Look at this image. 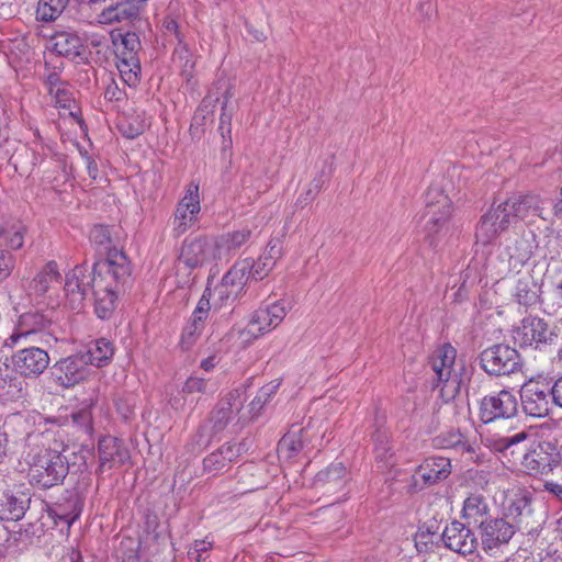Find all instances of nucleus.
<instances>
[{
    "instance_id": "1",
    "label": "nucleus",
    "mask_w": 562,
    "mask_h": 562,
    "mask_svg": "<svg viewBox=\"0 0 562 562\" xmlns=\"http://www.w3.org/2000/svg\"><path fill=\"white\" fill-rule=\"evenodd\" d=\"M90 240L99 252L105 254V258L95 261L91 271L86 265H78L66 274V304L74 311H80L88 293L92 292L97 316L109 319L116 308L120 292L131 278L132 269L125 252L117 248L111 227L94 225L90 231Z\"/></svg>"
},
{
    "instance_id": "2",
    "label": "nucleus",
    "mask_w": 562,
    "mask_h": 562,
    "mask_svg": "<svg viewBox=\"0 0 562 562\" xmlns=\"http://www.w3.org/2000/svg\"><path fill=\"white\" fill-rule=\"evenodd\" d=\"M68 450L59 452L54 449H42L38 453L32 457L30 462L31 482L43 488H49L63 483L66 475L71 468H77V471L87 470L86 456L72 452L75 460L70 462L69 457L66 454Z\"/></svg>"
},
{
    "instance_id": "3",
    "label": "nucleus",
    "mask_w": 562,
    "mask_h": 562,
    "mask_svg": "<svg viewBox=\"0 0 562 562\" xmlns=\"http://www.w3.org/2000/svg\"><path fill=\"white\" fill-rule=\"evenodd\" d=\"M481 369L490 376L510 375L521 370L519 352L505 344H496L480 353Z\"/></svg>"
},
{
    "instance_id": "4",
    "label": "nucleus",
    "mask_w": 562,
    "mask_h": 562,
    "mask_svg": "<svg viewBox=\"0 0 562 562\" xmlns=\"http://www.w3.org/2000/svg\"><path fill=\"white\" fill-rule=\"evenodd\" d=\"M457 350L449 344L443 345L430 361L434 372L432 389L440 387L442 400L448 403L453 400L460 391V380L451 378Z\"/></svg>"
},
{
    "instance_id": "5",
    "label": "nucleus",
    "mask_w": 562,
    "mask_h": 562,
    "mask_svg": "<svg viewBox=\"0 0 562 562\" xmlns=\"http://www.w3.org/2000/svg\"><path fill=\"white\" fill-rule=\"evenodd\" d=\"M538 248L537 236L531 229H524L507 237L499 247V259L507 263L509 271H520Z\"/></svg>"
},
{
    "instance_id": "6",
    "label": "nucleus",
    "mask_w": 562,
    "mask_h": 562,
    "mask_svg": "<svg viewBox=\"0 0 562 562\" xmlns=\"http://www.w3.org/2000/svg\"><path fill=\"white\" fill-rule=\"evenodd\" d=\"M515 342L521 348L532 347L538 350H547L557 347L558 335L548 323L540 317H525L514 330Z\"/></svg>"
},
{
    "instance_id": "7",
    "label": "nucleus",
    "mask_w": 562,
    "mask_h": 562,
    "mask_svg": "<svg viewBox=\"0 0 562 562\" xmlns=\"http://www.w3.org/2000/svg\"><path fill=\"white\" fill-rule=\"evenodd\" d=\"M507 516L515 521L516 532L530 536H538L544 524L543 514L533 508L532 497L526 492L515 495L507 507Z\"/></svg>"
},
{
    "instance_id": "8",
    "label": "nucleus",
    "mask_w": 562,
    "mask_h": 562,
    "mask_svg": "<svg viewBox=\"0 0 562 562\" xmlns=\"http://www.w3.org/2000/svg\"><path fill=\"white\" fill-rule=\"evenodd\" d=\"M41 505L54 526L60 527V531H69L82 513L83 498L78 491L70 490L66 491L57 502L53 504L41 502Z\"/></svg>"
},
{
    "instance_id": "9",
    "label": "nucleus",
    "mask_w": 562,
    "mask_h": 562,
    "mask_svg": "<svg viewBox=\"0 0 562 562\" xmlns=\"http://www.w3.org/2000/svg\"><path fill=\"white\" fill-rule=\"evenodd\" d=\"M548 380H529L520 389V401L524 412L537 418L546 417L550 414L552 402V391Z\"/></svg>"
},
{
    "instance_id": "10",
    "label": "nucleus",
    "mask_w": 562,
    "mask_h": 562,
    "mask_svg": "<svg viewBox=\"0 0 562 562\" xmlns=\"http://www.w3.org/2000/svg\"><path fill=\"white\" fill-rule=\"evenodd\" d=\"M178 258L189 269L218 260L215 239L202 235L189 236L183 240Z\"/></svg>"
},
{
    "instance_id": "11",
    "label": "nucleus",
    "mask_w": 562,
    "mask_h": 562,
    "mask_svg": "<svg viewBox=\"0 0 562 562\" xmlns=\"http://www.w3.org/2000/svg\"><path fill=\"white\" fill-rule=\"evenodd\" d=\"M479 529L482 550L490 557H495L516 533V527L505 518L482 520Z\"/></svg>"
},
{
    "instance_id": "12",
    "label": "nucleus",
    "mask_w": 562,
    "mask_h": 562,
    "mask_svg": "<svg viewBox=\"0 0 562 562\" xmlns=\"http://www.w3.org/2000/svg\"><path fill=\"white\" fill-rule=\"evenodd\" d=\"M513 216L505 201L493 204L490 210L481 216L476 225L475 238L482 245H488L495 240L503 232L508 229L513 223Z\"/></svg>"
},
{
    "instance_id": "13",
    "label": "nucleus",
    "mask_w": 562,
    "mask_h": 562,
    "mask_svg": "<svg viewBox=\"0 0 562 562\" xmlns=\"http://www.w3.org/2000/svg\"><path fill=\"white\" fill-rule=\"evenodd\" d=\"M244 403L243 391L240 389L232 390L218 400L204 423L211 428V431L218 435L237 417Z\"/></svg>"
},
{
    "instance_id": "14",
    "label": "nucleus",
    "mask_w": 562,
    "mask_h": 562,
    "mask_svg": "<svg viewBox=\"0 0 562 562\" xmlns=\"http://www.w3.org/2000/svg\"><path fill=\"white\" fill-rule=\"evenodd\" d=\"M518 413V401L515 394L508 390L486 395L480 403V419L484 424L496 419H509Z\"/></svg>"
},
{
    "instance_id": "15",
    "label": "nucleus",
    "mask_w": 562,
    "mask_h": 562,
    "mask_svg": "<svg viewBox=\"0 0 562 562\" xmlns=\"http://www.w3.org/2000/svg\"><path fill=\"white\" fill-rule=\"evenodd\" d=\"M201 212L199 184L190 182L186 189L184 196L177 203L172 231L180 236L198 223V215Z\"/></svg>"
},
{
    "instance_id": "16",
    "label": "nucleus",
    "mask_w": 562,
    "mask_h": 562,
    "mask_svg": "<svg viewBox=\"0 0 562 562\" xmlns=\"http://www.w3.org/2000/svg\"><path fill=\"white\" fill-rule=\"evenodd\" d=\"M88 374L89 368L79 352L58 360L49 369L50 380L63 389L74 387L85 381Z\"/></svg>"
},
{
    "instance_id": "17",
    "label": "nucleus",
    "mask_w": 562,
    "mask_h": 562,
    "mask_svg": "<svg viewBox=\"0 0 562 562\" xmlns=\"http://www.w3.org/2000/svg\"><path fill=\"white\" fill-rule=\"evenodd\" d=\"M52 156V147L45 144L38 132H36L35 139L30 145H22L16 149V153L11 158V162L20 175H30Z\"/></svg>"
},
{
    "instance_id": "18",
    "label": "nucleus",
    "mask_w": 562,
    "mask_h": 562,
    "mask_svg": "<svg viewBox=\"0 0 562 562\" xmlns=\"http://www.w3.org/2000/svg\"><path fill=\"white\" fill-rule=\"evenodd\" d=\"M11 363L16 373L24 378H37L49 364L48 353L41 348L30 347L18 350L11 357Z\"/></svg>"
},
{
    "instance_id": "19",
    "label": "nucleus",
    "mask_w": 562,
    "mask_h": 562,
    "mask_svg": "<svg viewBox=\"0 0 562 562\" xmlns=\"http://www.w3.org/2000/svg\"><path fill=\"white\" fill-rule=\"evenodd\" d=\"M99 472H106L125 464L131 456L124 441L113 437L104 436L98 442Z\"/></svg>"
},
{
    "instance_id": "20",
    "label": "nucleus",
    "mask_w": 562,
    "mask_h": 562,
    "mask_svg": "<svg viewBox=\"0 0 562 562\" xmlns=\"http://www.w3.org/2000/svg\"><path fill=\"white\" fill-rule=\"evenodd\" d=\"M441 538L446 548L462 555L473 553L479 546L475 533L465 524L458 520L446 526Z\"/></svg>"
},
{
    "instance_id": "21",
    "label": "nucleus",
    "mask_w": 562,
    "mask_h": 562,
    "mask_svg": "<svg viewBox=\"0 0 562 562\" xmlns=\"http://www.w3.org/2000/svg\"><path fill=\"white\" fill-rule=\"evenodd\" d=\"M31 495L27 491L7 488L0 492V519L18 521L30 508Z\"/></svg>"
},
{
    "instance_id": "22",
    "label": "nucleus",
    "mask_w": 562,
    "mask_h": 562,
    "mask_svg": "<svg viewBox=\"0 0 562 562\" xmlns=\"http://www.w3.org/2000/svg\"><path fill=\"white\" fill-rule=\"evenodd\" d=\"M513 220L530 222L532 217L543 218L544 201L537 194L513 195L505 201Z\"/></svg>"
},
{
    "instance_id": "23",
    "label": "nucleus",
    "mask_w": 562,
    "mask_h": 562,
    "mask_svg": "<svg viewBox=\"0 0 562 562\" xmlns=\"http://www.w3.org/2000/svg\"><path fill=\"white\" fill-rule=\"evenodd\" d=\"M250 259H244L236 262L223 277L221 284L215 288L220 297L228 299L231 295H237L238 291L251 280L249 276Z\"/></svg>"
},
{
    "instance_id": "24",
    "label": "nucleus",
    "mask_w": 562,
    "mask_h": 562,
    "mask_svg": "<svg viewBox=\"0 0 562 562\" xmlns=\"http://www.w3.org/2000/svg\"><path fill=\"white\" fill-rule=\"evenodd\" d=\"M210 297L211 290L206 288L193 311L191 322L183 328L181 336L183 347L189 348L201 334L211 310Z\"/></svg>"
},
{
    "instance_id": "25",
    "label": "nucleus",
    "mask_w": 562,
    "mask_h": 562,
    "mask_svg": "<svg viewBox=\"0 0 562 562\" xmlns=\"http://www.w3.org/2000/svg\"><path fill=\"white\" fill-rule=\"evenodd\" d=\"M549 449V443H540L536 449L524 453L522 464L530 475L548 474L559 463V456L550 453Z\"/></svg>"
},
{
    "instance_id": "26",
    "label": "nucleus",
    "mask_w": 562,
    "mask_h": 562,
    "mask_svg": "<svg viewBox=\"0 0 562 562\" xmlns=\"http://www.w3.org/2000/svg\"><path fill=\"white\" fill-rule=\"evenodd\" d=\"M348 480L347 468L344 463L337 462L319 471L315 476L314 485L316 488L323 490L324 493L334 494L341 491Z\"/></svg>"
},
{
    "instance_id": "27",
    "label": "nucleus",
    "mask_w": 562,
    "mask_h": 562,
    "mask_svg": "<svg viewBox=\"0 0 562 562\" xmlns=\"http://www.w3.org/2000/svg\"><path fill=\"white\" fill-rule=\"evenodd\" d=\"M148 0H123L103 9L100 18L103 23L133 21L137 19Z\"/></svg>"
},
{
    "instance_id": "28",
    "label": "nucleus",
    "mask_w": 562,
    "mask_h": 562,
    "mask_svg": "<svg viewBox=\"0 0 562 562\" xmlns=\"http://www.w3.org/2000/svg\"><path fill=\"white\" fill-rule=\"evenodd\" d=\"M450 474L451 463L446 457H429L416 470V475H419L427 486L446 480Z\"/></svg>"
},
{
    "instance_id": "29",
    "label": "nucleus",
    "mask_w": 562,
    "mask_h": 562,
    "mask_svg": "<svg viewBox=\"0 0 562 562\" xmlns=\"http://www.w3.org/2000/svg\"><path fill=\"white\" fill-rule=\"evenodd\" d=\"M53 49L59 56L71 60L83 58L85 45L81 38L71 31H59L52 35Z\"/></svg>"
},
{
    "instance_id": "30",
    "label": "nucleus",
    "mask_w": 562,
    "mask_h": 562,
    "mask_svg": "<svg viewBox=\"0 0 562 562\" xmlns=\"http://www.w3.org/2000/svg\"><path fill=\"white\" fill-rule=\"evenodd\" d=\"M251 233V229L244 227L237 231L227 232L214 238L218 260H227L229 257L235 255L238 249L249 240Z\"/></svg>"
},
{
    "instance_id": "31",
    "label": "nucleus",
    "mask_w": 562,
    "mask_h": 562,
    "mask_svg": "<svg viewBox=\"0 0 562 562\" xmlns=\"http://www.w3.org/2000/svg\"><path fill=\"white\" fill-rule=\"evenodd\" d=\"M240 446L226 442L203 460L204 470L216 474L228 468L240 454Z\"/></svg>"
},
{
    "instance_id": "32",
    "label": "nucleus",
    "mask_w": 562,
    "mask_h": 562,
    "mask_svg": "<svg viewBox=\"0 0 562 562\" xmlns=\"http://www.w3.org/2000/svg\"><path fill=\"white\" fill-rule=\"evenodd\" d=\"M453 205L451 199L437 187L429 188L426 194L425 217L451 218Z\"/></svg>"
},
{
    "instance_id": "33",
    "label": "nucleus",
    "mask_w": 562,
    "mask_h": 562,
    "mask_svg": "<svg viewBox=\"0 0 562 562\" xmlns=\"http://www.w3.org/2000/svg\"><path fill=\"white\" fill-rule=\"evenodd\" d=\"M61 274L56 261H48L31 280L29 284L30 294L44 295L55 284L60 283Z\"/></svg>"
},
{
    "instance_id": "34",
    "label": "nucleus",
    "mask_w": 562,
    "mask_h": 562,
    "mask_svg": "<svg viewBox=\"0 0 562 562\" xmlns=\"http://www.w3.org/2000/svg\"><path fill=\"white\" fill-rule=\"evenodd\" d=\"M138 50H117V69L122 80L130 87H135L140 80V60Z\"/></svg>"
},
{
    "instance_id": "35",
    "label": "nucleus",
    "mask_w": 562,
    "mask_h": 562,
    "mask_svg": "<svg viewBox=\"0 0 562 562\" xmlns=\"http://www.w3.org/2000/svg\"><path fill=\"white\" fill-rule=\"evenodd\" d=\"M490 506L484 495L480 493L470 494L463 502L462 518L468 525H480L482 520L488 519Z\"/></svg>"
},
{
    "instance_id": "36",
    "label": "nucleus",
    "mask_w": 562,
    "mask_h": 562,
    "mask_svg": "<svg viewBox=\"0 0 562 562\" xmlns=\"http://www.w3.org/2000/svg\"><path fill=\"white\" fill-rule=\"evenodd\" d=\"M114 353L112 344L105 338H100L91 341L88 345V349L83 352H79L82 359L86 360L87 367L89 364L98 368L109 364Z\"/></svg>"
},
{
    "instance_id": "37",
    "label": "nucleus",
    "mask_w": 562,
    "mask_h": 562,
    "mask_svg": "<svg viewBox=\"0 0 562 562\" xmlns=\"http://www.w3.org/2000/svg\"><path fill=\"white\" fill-rule=\"evenodd\" d=\"M306 429L292 426V428L279 440L278 453L288 459L295 457L306 445Z\"/></svg>"
},
{
    "instance_id": "38",
    "label": "nucleus",
    "mask_w": 562,
    "mask_h": 562,
    "mask_svg": "<svg viewBox=\"0 0 562 562\" xmlns=\"http://www.w3.org/2000/svg\"><path fill=\"white\" fill-rule=\"evenodd\" d=\"M432 446L437 449H456L461 452L471 451V446L458 429L442 431L432 439Z\"/></svg>"
},
{
    "instance_id": "39",
    "label": "nucleus",
    "mask_w": 562,
    "mask_h": 562,
    "mask_svg": "<svg viewBox=\"0 0 562 562\" xmlns=\"http://www.w3.org/2000/svg\"><path fill=\"white\" fill-rule=\"evenodd\" d=\"M372 440L376 461L384 463L385 467H392L394 464V452L390 446L389 432L384 429H376L372 436Z\"/></svg>"
},
{
    "instance_id": "40",
    "label": "nucleus",
    "mask_w": 562,
    "mask_h": 562,
    "mask_svg": "<svg viewBox=\"0 0 562 562\" xmlns=\"http://www.w3.org/2000/svg\"><path fill=\"white\" fill-rule=\"evenodd\" d=\"M451 218L427 217L424 226L425 239L430 247H437L441 237L450 232Z\"/></svg>"
},
{
    "instance_id": "41",
    "label": "nucleus",
    "mask_w": 562,
    "mask_h": 562,
    "mask_svg": "<svg viewBox=\"0 0 562 562\" xmlns=\"http://www.w3.org/2000/svg\"><path fill=\"white\" fill-rule=\"evenodd\" d=\"M50 324V319L40 312H27L20 316V336H27L44 330Z\"/></svg>"
},
{
    "instance_id": "42",
    "label": "nucleus",
    "mask_w": 562,
    "mask_h": 562,
    "mask_svg": "<svg viewBox=\"0 0 562 562\" xmlns=\"http://www.w3.org/2000/svg\"><path fill=\"white\" fill-rule=\"evenodd\" d=\"M68 3L69 0H40L36 9V20L42 22L55 21Z\"/></svg>"
},
{
    "instance_id": "43",
    "label": "nucleus",
    "mask_w": 562,
    "mask_h": 562,
    "mask_svg": "<svg viewBox=\"0 0 562 562\" xmlns=\"http://www.w3.org/2000/svg\"><path fill=\"white\" fill-rule=\"evenodd\" d=\"M515 296L521 305L530 306L536 304L539 299L537 284L530 277L518 279L515 286Z\"/></svg>"
},
{
    "instance_id": "44",
    "label": "nucleus",
    "mask_w": 562,
    "mask_h": 562,
    "mask_svg": "<svg viewBox=\"0 0 562 562\" xmlns=\"http://www.w3.org/2000/svg\"><path fill=\"white\" fill-rule=\"evenodd\" d=\"M117 128L124 137L133 139L145 132L147 122L143 114H133L122 119Z\"/></svg>"
},
{
    "instance_id": "45",
    "label": "nucleus",
    "mask_w": 562,
    "mask_h": 562,
    "mask_svg": "<svg viewBox=\"0 0 562 562\" xmlns=\"http://www.w3.org/2000/svg\"><path fill=\"white\" fill-rule=\"evenodd\" d=\"M24 241V227L22 224H12L0 228V246L20 249Z\"/></svg>"
},
{
    "instance_id": "46",
    "label": "nucleus",
    "mask_w": 562,
    "mask_h": 562,
    "mask_svg": "<svg viewBox=\"0 0 562 562\" xmlns=\"http://www.w3.org/2000/svg\"><path fill=\"white\" fill-rule=\"evenodd\" d=\"M182 390L183 392L189 394H213L217 390V385L215 382H212L211 380L198 375H191L190 378L187 379Z\"/></svg>"
},
{
    "instance_id": "47",
    "label": "nucleus",
    "mask_w": 562,
    "mask_h": 562,
    "mask_svg": "<svg viewBox=\"0 0 562 562\" xmlns=\"http://www.w3.org/2000/svg\"><path fill=\"white\" fill-rule=\"evenodd\" d=\"M274 266L271 260H268L261 255L257 261L250 260L251 270L249 271V276L251 280H262L270 273Z\"/></svg>"
},
{
    "instance_id": "48",
    "label": "nucleus",
    "mask_w": 562,
    "mask_h": 562,
    "mask_svg": "<svg viewBox=\"0 0 562 562\" xmlns=\"http://www.w3.org/2000/svg\"><path fill=\"white\" fill-rule=\"evenodd\" d=\"M261 308L266 314H268V317L271 318L274 326H279L281 324L289 311V306L283 300L277 301Z\"/></svg>"
},
{
    "instance_id": "49",
    "label": "nucleus",
    "mask_w": 562,
    "mask_h": 562,
    "mask_svg": "<svg viewBox=\"0 0 562 562\" xmlns=\"http://www.w3.org/2000/svg\"><path fill=\"white\" fill-rule=\"evenodd\" d=\"M217 435L211 431V428L203 422L193 437V449L202 450L206 448Z\"/></svg>"
},
{
    "instance_id": "50",
    "label": "nucleus",
    "mask_w": 562,
    "mask_h": 562,
    "mask_svg": "<svg viewBox=\"0 0 562 562\" xmlns=\"http://www.w3.org/2000/svg\"><path fill=\"white\" fill-rule=\"evenodd\" d=\"M250 326L252 330H257L261 334L270 331L277 327L273 325L271 318L268 317V314H266L261 307L258 308L251 316Z\"/></svg>"
},
{
    "instance_id": "51",
    "label": "nucleus",
    "mask_w": 562,
    "mask_h": 562,
    "mask_svg": "<svg viewBox=\"0 0 562 562\" xmlns=\"http://www.w3.org/2000/svg\"><path fill=\"white\" fill-rule=\"evenodd\" d=\"M279 386H280V381H278V380L271 381L270 383L262 386L259 390L257 396L251 402L252 408H256V407L261 408L270 400V397L277 392Z\"/></svg>"
},
{
    "instance_id": "52",
    "label": "nucleus",
    "mask_w": 562,
    "mask_h": 562,
    "mask_svg": "<svg viewBox=\"0 0 562 562\" xmlns=\"http://www.w3.org/2000/svg\"><path fill=\"white\" fill-rule=\"evenodd\" d=\"M212 549V542L206 540H195L193 546L188 551V557L191 561L202 562L204 561L205 554Z\"/></svg>"
},
{
    "instance_id": "53",
    "label": "nucleus",
    "mask_w": 562,
    "mask_h": 562,
    "mask_svg": "<svg viewBox=\"0 0 562 562\" xmlns=\"http://www.w3.org/2000/svg\"><path fill=\"white\" fill-rule=\"evenodd\" d=\"M527 439V434L525 431H520L518 434H515L513 436L503 437L499 439H496L493 443V448L496 451L503 452L513 446H516L524 440Z\"/></svg>"
},
{
    "instance_id": "54",
    "label": "nucleus",
    "mask_w": 562,
    "mask_h": 562,
    "mask_svg": "<svg viewBox=\"0 0 562 562\" xmlns=\"http://www.w3.org/2000/svg\"><path fill=\"white\" fill-rule=\"evenodd\" d=\"M15 266L13 255L4 249H0V282L5 280Z\"/></svg>"
},
{
    "instance_id": "55",
    "label": "nucleus",
    "mask_w": 562,
    "mask_h": 562,
    "mask_svg": "<svg viewBox=\"0 0 562 562\" xmlns=\"http://www.w3.org/2000/svg\"><path fill=\"white\" fill-rule=\"evenodd\" d=\"M121 38V47L117 50H140L142 44L138 35L135 32H126L125 34L119 35Z\"/></svg>"
},
{
    "instance_id": "56",
    "label": "nucleus",
    "mask_w": 562,
    "mask_h": 562,
    "mask_svg": "<svg viewBox=\"0 0 562 562\" xmlns=\"http://www.w3.org/2000/svg\"><path fill=\"white\" fill-rule=\"evenodd\" d=\"M114 404L116 411L122 415L124 419H128L133 415L135 404L132 396H116Z\"/></svg>"
},
{
    "instance_id": "57",
    "label": "nucleus",
    "mask_w": 562,
    "mask_h": 562,
    "mask_svg": "<svg viewBox=\"0 0 562 562\" xmlns=\"http://www.w3.org/2000/svg\"><path fill=\"white\" fill-rule=\"evenodd\" d=\"M74 424L78 427L82 428L85 431H90L92 429V415L90 409L83 408L71 415Z\"/></svg>"
},
{
    "instance_id": "58",
    "label": "nucleus",
    "mask_w": 562,
    "mask_h": 562,
    "mask_svg": "<svg viewBox=\"0 0 562 562\" xmlns=\"http://www.w3.org/2000/svg\"><path fill=\"white\" fill-rule=\"evenodd\" d=\"M263 257H266L268 260H271L274 265L277 263L278 259L282 256V244L280 239H271L266 250L262 254Z\"/></svg>"
},
{
    "instance_id": "59",
    "label": "nucleus",
    "mask_w": 562,
    "mask_h": 562,
    "mask_svg": "<svg viewBox=\"0 0 562 562\" xmlns=\"http://www.w3.org/2000/svg\"><path fill=\"white\" fill-rule=\"evenodd\" d=\"M125 95V91L122 90L114 80L108 85L104 91V98L111 102L124 100Z\"/></svg>"
},
{
    "instance_id": "60",
    "label": "nucleus",
    "mask_w": 562,
    "mask_h": 562,
    "mask_svg": "<svg viewBox=\"0 0 562 562\" xmlns=\"http://www.w3.org/2000/svg\"><path fill=\"white\" fill-rule=\"evenodd\" d=\"M550 390L552 391L553 406L562 409V375L553 382L550 381Z\"/></svg>"
},
{
    "instance_id": "61",
    "label": "nucleus",
    "mask_w": 562,
    "mask_h": 562,
    "mask_svg": "<svg viewBox=\"0 0 562 562\" xmlns=\"http://www.w3.org/2000/svg\"><path fill=\"white\" fill-rule=\"evenodd\" d=\"M322 188V181L319 179H314L311 182V188L306 191L304 199H299L297 203H300L302 206L307 204L308 201H312L315 199V196L318 194Z\"/></svg>"
},
{
    "instance_id": "62",
    "label": "nucleus",
    "mask_w": 562,
    "mask_h": 562,
    "mask_svg": "<svg viewBox=\"0 0 562 562\" xmlns=\"http://www.w3.org/2000/svg\"><path fill=\"white\" fill-rule=\"evenodd\" d=\"M56 102L61 108H68L70 105V102L72 101V94L67 89L57 87V89L54 91Z\"/></svg>"
},
{
    "instance_id": "63",
    "label": "nucleus",
    "mask_w": 562,
    "mask_h": 562,
    "mask_svg": "<svg viewBox=\"0 0 562 562\" xmlns=\"http://www.w3.org/2000/svg\"><path fill=\"white\" fill-rule=\"evenodd\" d=\"M162 25L167 34L175 35L179 44L183 43V37L179 31V25L176 20L166 19Z\"/></svg>"
},
{
    "instance_id": "64",
    "label": "nucleus",
    "mask_w": 562,
    "mask_h": 562,
    "mask_svg": "<svg viewBox=\"0 0 562 562\" xmlns=\"http://www.w3.org/2000/svg\"><path fill=\"white\" fill-rule=\"evenodd\" d=\"M544 490L562 503V484L555 482H546Z\"/></svg>"
}]
</instances>
